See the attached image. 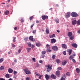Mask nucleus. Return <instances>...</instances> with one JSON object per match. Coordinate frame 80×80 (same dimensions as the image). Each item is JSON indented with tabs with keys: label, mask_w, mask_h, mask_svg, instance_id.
Listing matches in <instances>:
<instances>
[{
	"label": "nucleus",
	"mask_w": 80,
	"mask_h": 80,
	"mask_svg": "<svg viewBox=\"0 0 80 80\" xmlns=\"http://www.w3.org/2000/svg\"><path fill=\"white\" fill-rule=\"evenodd\" d=\"M23 70L26 74H27V75H30V74H31L32 73H31V72H30V71H29L28 70V69L27 68H25V69H23Z\"/></svg>",
	"instance_id": "nucleus-1"
},
{
	"label": "nucleus",
	"mask_w": 80,
	"mask_h": 80,
	"mask_svg": "<svg viewBox=\"0 0 80 80\" xmlns=\"http://www.w3.org/2000/svg\"><path fill=\"white\" fill-rule=\"evenodd\" d=\"M52 66H50V64H48L47 66V72H50V70L52 69Z\"/></svg>",
	"instance_id": "nucleus-2"
},
{
	"label": "nucleus",
	"mask_w": 80,
	"mask_h": 80,
	"mask_svg": "<svg viewBox=\"0 0 80 80\" xmlns=\"http://www.w3.org/2000/svg\"><path fill=\"white\" fill-rule=\"evenodd\" d=\"M71 15L73 17H77L78 16V15L77 14V13L75 12H72L71 14Z\"/></svg>",
	"instance_id": "nucleus-3"
},
{
	"label": "nucleus",
	"mask_w": 80,
	"mask_h": 80,
	"mask_svg": "<svg viewBox=\"0 0 80 80\" xmlns=\"http://www.w3.org/2000/svg\"><path fill=\"white\" fill-rule=\"evenodd\" d=\"M29 39L32 42H35V39H33V36H31L29 38Z\"/></svg>",
	"instance_id": "nucleus-4"
},
{
	"label": "nucleus",
	"mask_w": 80,
	"mask_h": 80,
	"mask_svg": "<svg viewBox=\"0 0 80 80\" xmlns=\"http://www.w3.org/2000/svg\"><path fill=\"white\" fill-rule=\"evenodd\" d=\"M42 20H45L46 18L47 19L48 18V17L47 16L43 15L42 17Z\"/></svg>",
	"instance_id": "nucleus-5"
},
{
	"label": "nucleus",
	"mask_w": 80,
	"mask_h": 80,
	"mask_svg": "<svg viewBox=\"0 0 80 80\" xmlns=\"http://www.w3.org/2000/svg\"><path fill=\"white\" fill-rule=\"evenodd\" d=\"M52 49L54 51H57L58 50V47L57 46H54L52 47Z\"/></svg>",
	"instance_id": "nucleus-6"
},
{
	"label": "nucleus",
	"mask_w": 80,
	"mask_h": 80,
	"mask_svg": "<svg viewBox=\"0 0 80 80\" xmlns=\"http://www.w3.org/2000/svg\"><path fill=\"white\" fill-rule=\"evenodd\" d=\"M70 16V12H68L67 14L65 15V17L66 18H68Z\"/></svg>",
	"instance_id": "nucleus-7"
},
{
	"label": "nucleus",
	"mask_w": 80,
	"mask_h": 80,
	"mask_svg": "<svg viewBox=\"0 0 80 80\" xmlns=\"http://www.w3.org/2000/svg\"><path fill=\"white\" fill-rule=\"evenodd\" d=\"M57 42V40H56V39H55V38H53L51 39V43H55V42Z\"/></svg>",
	"instance_id": "nucleus-8"
},
{
	"label": "nucleus",
	"mask_w": 80,
	"mask_h": 80,
	"mask_svg": "<svg viewBox=\"0 0 80 80\" xmlns=\"http://www.w3.org/2000/svg\"><path fill=\"white\" fill-rule=\"evenodd\" d=\"M67 64V61L66 60H64L62 61V65H65Z\"/></svg>",
	"instance_id": "nucleus-9"
},
{
	"label": "nucleus",
	"mask_w": 80,
	"mask_h": 80,
	"mask_svg": "<svg viewBox=\"0 0 80 80\" xmlns=\"http://www.w3.org/2000/svg\"><path fill=\"white\" fill-rule=\"evenodd\" d=\"M67 52H68V54L69 55H70L71 54H72V49H68L67 50Z\"/></svg>",
	"instance_id": "nucleus-10"
},
{
	"label": "nucleus",
	"mask_w": 80,
	"mask_h": 80,
	"mask_svg": "<svg viewBox=\"0 0 80 80\" xmlns=\"http://www.w3.org/2000/svg\"><path fill=\"white\" fill-rule=\"evenodd\" d=\"M62 48H64L65 49L67 48V46L65 44H62Z\"/></svg>",
	"instance_id": "nucleus-11"
},
{
	"label": "nucleus",
	"mask_w": 80,
	"mask_h": 80,
	"mask_svg": "<svg viewBox=\"0 0 80 80\" xmlns=\"http://www.w3.org/2000/svg\"><path fill=\"white\" fill-rule=\"evenodd\" d=\"M51 78H52L53 79H55V78H57V77H56V76L55 75L52 74L51 75Z\"/></svg>",
	"instance_id": "nucleus-12"
},
{
	"label": "nucleus",
	"mask_w": 80,
	"mask_h": 80,
	"mask_svg": "<svg viewBox=\"0 0 80 80\" xmlns=\"http://www.w3.org/2000/svg\"><path fill=\"white\" fill-rule=\"evenodd\" d=\"M8 72L10 73H12L13 72V69H12V68H9L8 69Z\"/></svg>",
	"instance_id": "nucleus-13"
},
{
	"label": "nucleus",
	"mask_w": 80,
	"mask_h": 80,
	"mask_svg": "<svg viewBox=\"0 0 80 80\" xmlns=\"http://www.w3.org/2000/svg\"><path fill=\"white\" fill-rule=\"evenodd\" d=\"M72 46L75 47V48H77V45L76 43H73L72 44Z\"/></svg>",
	"instance_id": "nucleus-14"
},
{
	"label": "nucleus",
	"mask_w": 80,
	"mask_h": 80,
	"mask_svg": "<svg viewBox=\"0 0 80 80\" xmlns=\"http://www.w3.org/2000/svg\"><path fill=\"white\" fill-rule=\"evenodd\" d=\"M60 71H58L56 72V75H57L58 76L59 75H60Z\"/></svg>",
	"instance_id": "nucleus-15"
},
{
	"label": "nucleus",
	"mask_w": 80,
	"mask_h": 80,
	"mask_svg": "<svg viewBox=\"0 0 80 80\" xmlns=\"http://www.w3.org/2000/svg\"><path fill=\"white\" fill-rule=\"evenodd\" d=\"M36 45L37 47H40L41 46V43L40 42L36 43Z\"/></svg>",
	"instance_id": "nucleus-16"
},
{
	"label": "nucleus",
	"mask_w": 80,
	"mask_h": 80,
	"mask_svg": "<svg viewBox=\"0 0 80 80\" xmlns=\"http://www.w3.org/2000/svg\"><path fill=\"white\" fill-rule=\"evenodd\" d=\"M77 23V21L76 20H74L72 21V24L73 25H75Z\"/></svg>",
	"instance_id": "nucleus-17"
},
{
	"label": "nucleus",
	"mask_w": 80,
	"mask_h": 80,
	"mask_svg": "<svg viewBox=\"0 0 80 80\" xmlns=\"http://www.w3.org/2000/svg\"><path fill=\"white\" fill-rule=\"evenodd\" d=\"M5 77L6 78H10V76L8 74H6L5 75Z\"/></svg>",
	"instance_id": "nucleus-18"
},
{
	"label": "nucleus",
	"mask_w": 80,
	"mask_h": 80,
	"mask_svg": "<svg viewBox=\"0 0 80 80\" xmlns=\"http://www.w3.org/2000/svg\"><path fill=\"white\" fill-rule=\"evenodd\" d=\"M76 72L78 73H80V70L79 69V68H76Z\"/></svg>",
	"instance_id": "nucleus-19"
},
{
	"label": "nucleus",
	"mask_w": 80,
	"mask_h": 80,
	"mask_svg": "<svg viewBox=\"0 0 80 80\" xmlns=\"http://www.w3.org/2000/svg\"><path fill=\"white\" fill-rule=\"evenodd\" d=\"M72 33L69 32L68 33V37H70L71 36H72Z\"/></svg>",
	"instance_id": "nucleus-20"
},
{
	"label": "nucleus",
	"mask_w": 80,
	"mask_h": 80,
	"mask_svg": "<svg viewBox=\"0 0 80 80\" xmlns=\"http://www.w3.org/2000/svg\"><path fill=\"white\" fill-rule=\"evenodd\" d=\"M8 13H9V11H6L5 12V14L6 15H8Z\"/></svg>",
	"instance_id": "nucleus-21"
},
{
	"label": "nucleus",
	"mask_w": 80,
	"mask_h": 80,
	"mask_svg": "<svg viewBox=\"0 0 80 80\" xmlns=\"http://www.w3.org/2000/svg\"><path fill=\"white\" fill-rule=\"evenodd\" d=\"M56 62L58 64V63H60V59H58L56 60Z\"/></svg>",
	"instance_id": "nucleus-22"
},
{
	"label": "nucleus",
	"mask_w": 80,
	"mask_h": 80,
	"mask_svg": "<svg viewBox=\"0 0 80 80\" xmlns=\"http://www.w3.org/2000/svg\"><path fill=\"white\" fill-rule=\"evenodd\" d=\"M45 77L46 79H48L49 78V76L47 74H46L45 75Z\"/></svg>",
	"instance_id": "nucleus-23"
},
{
	"label": "nucleus",
	"mask_w": 80,
	"mask_h": 80,
	"mask_svg": "<svg viewBox=\"0 0 80 80\" xmlns=\"http://www.w3.org/2000/svg\"><path fill=\"white\" fill-rule=\"evenodd\" d=\"M5 69L4 68V66H2L0 68V70H4Z\"/></svg>",
	"instance_id": "nucleus-24"
},
{
	"label": "nucleus",
	"mask_w": 80,
	"mask_h": 80,
	"mask_svg": "<svg viewBox=\"0 0 80 80\" xmlns=\"http://www.w3.org/2000/svg\"><path fill=\"white\" fill-rule=\"evenodd\" d=\"M46 33L48 34L49 33V30L48 29H46Z\"/></svg>",
	"instance_id": "nucleus-25"
},
{
	"label": "nucleus",
	"mask_w": 80,
	"mask_h": 80,
	"mask_svg": "<svg viewBox=\"0 0 80 80\" xmlns=\"http://www.w3.org/2000/svg\"><path fill=\"white\" fill-rule=\"evenodd\" d=\"M46 53V51H43L42 52V55H45Z\"/></svg>",
	"instance_id": "nucleus-26"
},
{
	"label": "nucleus",
	"mask_w": 80,
	"mask_h": 80,
	"mask_svg": "<svg viewBox=\"0 0 80 80\" xmlns=\"http://www.w3.org/2000/svg\"><path fill=\"white\" fill-rule=\"evenodd\" d=\"M27 50L28 52H30V50H31V48H27Z\"/></svg>",
	"instance_id": "nucleus-27"
},
{
	"label": "nucleus",
	"mask_w": 80,
	"mask_h": 80,
	"mask_svg": "<svg viewBox=\"0 0 80 80\" xmlns=\"http://www.w3.org/2000/svg\"><path fill=\"white\" fill-rule=\"evenodd\" d=\"M73 57L72 56H70L69 57V59L72 60V59H73Z\"/></svg>",
	"instance_id": "nucleus-28"
},
{
	"label": "nucleus",
	"mask_w": 80,
	"mask_h": 80,
	"mask_svg": "<svg viewBox=\"0 0 80 80\" xmlns=\"http://www.w3.org/2000/svg\"><path fill=\"white\" fill-rule=\"evenodd\" d=\"M77 25H80V19L77 22Z\"/></svg>",
	"instance_id": "nucleus-29"
},
{
	"label": "nucleus",
	"mask_w": 80,
	"mask_h": 80,
	"mask_svg": "<svg viewBox=\"0 0 80 80\" xmlns=\"http://www.w3.org/2000/svg\"><path fill=\"white\" fill-rule=\"evenodd\" d=\"M55 22L56 23H59V20H58V19H56L55 20Z\"/></svg>",
	"instance_id": "nucleus-30"
},
{
	"label": "nucleus",
	"mask_w": 80,
	"mask_h": 80,
	"mask_svg": "<svg viewBox=\"0 0 80 80\" xmlns=\"http://www.w3.org/2000/svg\"><path fill=\"white\" fill-rule=\"evenodd\" d=\"M3 61V58H1L0 59V63H2Z\"/></svg>",
	"instance_id": "nucleus-31"
},
{
	"label": "nucleus",
	"mask_w": 80,
	"mask_h": 80,
	"mask_svg": "<svg viewBox=\"0 0 80 80\" xmlns=\"http://www.w3.org/2000/svg\"><path fill=\"white\" fill-rule=\"evenodd\" d=\"M32 18H33V16H31V17H30V18H29L30 21H31V20H32Z\"/></svg>",
	"instance_id": "nucleus-32"
},
{
	"label": "nucleus",
	"mask_w": 80,
	"mask_h": 80,
	"mask_svg": "<svg viewBox=\"0 0 80 80\" xmlns=\"http://www.w3.org/2000/svg\"><path fill=\"white\" fill-rule=\"evenodd\" d=\"M18 72H17L15 71H14V72H13V74L14 75H16V74H17V73Z\"/></svg>",
	"instance_id": "nucleus-33"
},
{
	"label": "nucleus",
	"mask_w": 80,
	"mask_h": 80,
	"mask_svg": "<svg viewBox=\"0 0 80 80\" xmlns=\"http://www.w3.org/2000/svg\"><path fill=\"white\" fill-rule=\"evenodd\" d=\"M28 45L29 47H32V44L31 43H29L28 44Z\"/></svg>",
	"instance_id": "nucleus-34"
},
{
	"label": "nucleus",
	"mask_w": 80,
	"mask_h": 80,
	"mask_svg": "<svg viewBox=\"0 0 80 80\" xmlns=\"http://www.w3.org/2000/svg\"><path fill=\"white\" fill-rule=\"evenodd\" d=\"M66 75H68V76H70V73L69 72H67L66 73Z\"/></svg>",
	"instance_id": "nucleus-35"
},
{
	"label": "nucleus",
	"mask_w": 80,
	"mask_h": 80,
	"mask_svg": "<svg viewBox=\"0 0 80 80\" xmlns=\"http://www.w3.org/2000/svg\"><path fill=\"white\" fill-rule=\"evenodd\" d=\"M36 31L37 30H33L32 31L33 33H36Z\"/></svg>",
	"instance_id": "nucleus-36"
},
{
	"label": "nucleus",
	"mask_w": 80,
	"mask_h": 80,
	"mask_svg": "<svg viewBox=\"0 0 80 80\" xmlns=\"http://www.w3.org/2000/svg\"><path fill=\"white\" fill-rule=\"evenodd\" d=\"M32 60L34 62H35V58H32Z\"/></svg>",
	"instance_id": "nucleus-37"
},
{
	"label": "nucleus",
	"mask_w": 80,
	"mask_h": 80,
	"mask_svg": "<svg viewBox=\"0 0 80 80\" xmlns=\"http://www.w3.org/2000/svg\"><path fill=\"white\" fill-rule=\"evenodd\" d=\"M63 54H64V55H66V54H67V53L66 52V51H64L63 52Z\"/></svg>",
	"instance_id": "nucleus-38"
},
{
	"label": "nucleus",
	"mask_w": 80,
	"mask_h": 80,
	"mask_svg": "<svg viewBox=\"0 0 80 80\" xmlns=\"http://www.w3.org/2000/svg\"><path fill=\"white\" fill-rule=\"evenodd\" d=\"M47 52H51V50H50V49L48 48L47 50Z\"/></svg>",
	"instance_id": "nucleus-39"
},
{
	"label": "nucleus",
	"mask_w": 80,
	"mask_h": 80,
	"mask_svg": "<svg viewBox=\"0 0 80 80\" xmlns=\"http://www.w3.org/2000/svg\"><path fill=\"white\" fill-rule=\"evenodd\" d=\"M60 80H65V78H61Z\"/></svg>",
	"instance_id": "nucleus-40"
},
{
	"label": "nucleus",
	"mask_w": 80,
	"mask_h": 80,
	"mask_svg": "<svg viewBox=\"0 0 80 80\" xmlns=\"http://www.w3.org/2000/svg\"><path fill=\"white\" fill-rule=\"evenodd\" d=\"M46 47L47 48H50V45L48 44H47L46 45Z\"/></svg>",
	"instance_id": "nucleus-41"
},
{
	"label": "nucleus",
	"mask_w": 80,
	"mask_h": 80,
	"mask_svg": "<svg viewBox=\"0 0 80 80\" xmlns=\"http://www.w3.org/2000/svg\"><path fill=\"white\" fill-rule=\"evenodd\" d=\"M58 70H62V68L61 67H59L58 68Z\"/></svg>",
	"instance_id": "nucleus-42"
},
{
	"label": "nucleus",
	"mask_w": 80,
	"mask_h": 80,
	"mask_svg": "<svg viewBox=\"0 0 80 80\" xmlns=\"http://www.w3.org/2000/svg\"><path fill=\"white\" fill-rule=\"evenodd\" d=\"M52 58H53V59L55 58V55H53L52 56Z\"/></svg>",
	"instance_id": "nucleus-43"
},
{
	"label": "nucleus",
	"mask_w": 80,
	"mask_h": 80,
	"mask_svg": "<svg viewBox=\"0 0 80 80\" xmlns=\"http://www.w3.org/2000/svg\"><path fill=\"white\" fill-rule=\"evenodd\" d=\"M35 74L36 75H37V76H39V75H40V74L38 73H37V72H35Z\"/></svg>",
	"instance_id": "nucleus-44"
},
{
	"label": "nucleus",
	"mask_w": 80,
	"mask_h": 80,
	"mask_svg": "<svg viewBox=\"0 0 80 80\" xmlns=\"http://www.w3.org/2000/svg\"><path fill=\"white\" fill-rule=\"evenodd\" d=\"M49 37L50 38H53V37H52V35H49Z\"/></svg>",
	"instance_id": "nucleus-45"
},
{
	"label": "nucleus",
	"mask_w": 80,
	"mask_h": 80,
	"mask_svg": "<svg viewBox=\"0 0 80 80\" xmlns=\"http://www.w3.org/2000/svg\"><path fill=\"white\" fill-rule=\"evenodd\" d=\"M39 63H43V61H42V60H40L39 61Z\"/></svg>",
	"instance_id": "nucleus-46"
},
{
	"label": "nucleus",
	"mask_w": 80,
	"mask_h": 80,
	"mask_svg": "<svg viewBox=\"0 0 80 80\" xmlns=\"http://www.w3.org/2000/svg\"><path fill=\"white\" fill-rule=\"evenodd\" d=\"M72 62H73L74 63H75V62H76V61H75V60L74 59H73L72 60Z\"/></svg>",
	"instance_id": "nucleus-47"
},
{
	"label": "nucleus",
	"mask_w": 80,
	"mask_h": 80,
	"mask_svg": "<svg viewBox=\"0 0 80 80\" xmlns=\"http://www.w3.org/2000/svg\"><path fill=\"white\" fill-rule=\"evenodd\" d=\"M21 20H22V21H21L22 23H23V22H24V21L23 20V19L22 18L21 19Z\"/></svg>",
	"instance_id": "nucleus-48"
},
{
	"label": "nucleus",
	"mask_w": 80,
	"mask_h": 80,
	"mask_svg": "<svg viewBox=\"0 0 80 80\" xmlns=\"http://www.w3.org/2000/svg\"><path fill=\"white\" fill-rule=\"evenodd\" d=\"M70 40H73V37H70Z\"/></svg>",
	"instance_id": "nucleus-49"
},
{
	"label": "nucleus",
	"mask_w": 80,
	"mask_h": 80,
	"mask_svg": "<svg viewBox=\"0 0 80 80\" xmlns=\"http://www.w3.org/2000/svg\"><path fill=\"white\" fill-rule=\"evenodd\" d=\"M30 78H26V80H30Z\"/></svg>",
	"instance_id": "nucleus-50"
},
{
	"label": "nucleus",
	"mask_w": 80,
	"mask_h": 80,
	"mask_svg": "<svg viewBox=\"0 0 80 80\" xmlns=\"http://www.w3.org/2000/svg\"><path fill=\"white\" fill-rule=\"evenodd\" d=\"M36 65L37 67H39V64H38V63H37Z\"/></svg>",
	"instance_id": "nucleus-51"
},
{
	"label": "nucleus",
	"mask_w": 80,
	"mask_h": 80,
	"mask_svg": "<svg viewBox=\"0 0 80 80\" xmlns=\"http://www.w3.org/2000/svg\"><path fill=\"white\" fill-rule=\"evenodd\" d=\"M52 35V37H53V38H54L55 37V35L53 34Z\"/></svg>",
	"instance_id": "nucleus-52"
},
{
	"label": "nucleus",
	"mask_w": 80,
	"mask_h": 80,
	"mask_svg": "<svg viewBox=\"0 0 80 80\" xmlns=\"http://www.w3.org/2000/svg\"><path fill=\"white\" fill-rule=\"evenodd\" d=\"M36 23H39V21L36 20Z\"/></svg>",
	"instance_id": "nucleus-53"
},
{
	"label": "nucleus",
	"mask_w": 80,
	"mask_h": 80,
	"mask_svg": "<svg viewBox=\"0 0 80 80\" xmlns=\"http://www.w3.org/2000/svg\"><path fill=\"white\" fill-rule=\"evenodd\" d=\"M41 57L42 58H44V57H45V55H42V56H41Z\"/></svg>",
	"instance_id": "nucleus-54"
},
{
	"label": "nucleus",
	"mask_w": 80,
	"mask_h": 80,
	"mask_svg": "<svg viewBox=\"0 0 80 80\" xmlns=\"http://www.w3.org/2000/svg\"><path fill=\"white\" fill-rule=\"evenodd\" d=\"M0 80H5V79L3 78H0Z\"/></svg>",
	"instance_id": "nucleus-55"
},
{
	"label": "nucleus",
	"mask_w": 80,
	"mask_h": 80,
	"mask_svg": "<svg viewBox=\"0 0 80 80\" xmlns=\"http://www.w3.org/2000/svg\"><path fill=\"white\" fill-rule=\"evenodd\" d=\"M42 76H43L40 75V76H39V79H41V77H42Z\"/></svg>",
	"instance_id": "nucleus-56"
},
{
	"label": "nucleus",
	"mask_w": 80,
	"mask_h": 80,
	"mask_svg": "<svg viewBox=\"0 0 80 80\" xmlns=\"http://www.w3.org/2000/svg\"><path fill=\"white\" fill-rule=\"evenodd\" d=\"M21 52V50L20 49H19L18 51V53H20Z\"/></svg>",
	"instance_id": "nucleus-57"
},
{
	"label": "nucleus",
	"mask_w": 80,
	"mask_h": 80,
	"mask_svg": "<svg viewBox=\"0 0 80 80\" xmlns=\"http://www.w3.org/2000/svg\"><path fill=\"white\" fill-rule=\"evenodd\" d=\"M17 59H15L14 60V62H15V63H17Z\"/></svg>",
	"instance_id": "nucleus-58"
},
{
	"label": "nucleus",
	"mask_w": 80,
	"mask_h": 80,
	"mask_svg": "<svg viewBox=\"0 0 80 80\" xmlns=\"http://www.w3.org/2000/svg\"><path fill=\"white\" fill-rule=\"evenodd\" d=\"M57 32H58V33H59L60 30H57Z\"/></svg>",
	"instance_id": "nucleus-59"
},
{
	"label": "nucleus",
	"mask_w": 80,
	"mask_h": 80,
	"mask_svg": "<svg viewBox=\"0 0 80 80\" xmlns=\"http://www.w3.org/2000/svg\"><path fill=\"white\" fill-rule=\"evenodd\" d=\"M12 46L13 47H15V45L14 44H12Z\"/></svg>",
	"instance_id": "nucleus-60"
},
{
	"label": "nucleus",
	"mask_w": 80,
	"mask_h": 80,
	"mask_svg": "<svg viewBox=\"0 0 80 80\" xmlns=\"http://www.w3.org/2000/svg\"><path fill=\"white\" fill-rule=\"evenodd\" d=\"M75 55H76V54H74L72 55V56L73 57H75Z\"/></svg>",
	"instance_id": "nucleus-61"
},
{
	"label": "nucleus",
	"mask_w": 80,
	"mask_h": 80,
	"mask_svg": "<svg viewBox=\"0 0 80 80\" xmlns=\"http://www.w3.org/2000/svg\"><path fill=\"white\" fill-rule=\"evenodd\" d=\"M17 27H15L14 28V30H17Z\"/></svg>",
	"instance_id": "nucleus-62"
},
{
	"label": "nucleus",
	"mask_w": 80,
	"mask_h": 80,
	"mask_svg": "<svg viewBox=\"0 0 80 80\" xmlns=\"http://www.w3.org/2000/svg\"><path fill=\"white\" fill-rule=\"evenodd\" d=\"M78 33H80V30H79L78 31Z\"/></svg>",
	"instance_id": "nucleus-63"
},
{
	"label": "nucleus",
	"mask_w": 80,
	"mask_h": 80,
	"mask_svg": "<svg viewBox=\"0 0 80 80\" xmlns=\"http://www.w3.org/2000/svg\"><path fill=\"white\" fill-rule=\"evenodd\" d=\"M8 80H13V79H12V78H10L8 79Z\"/></svg>",
	"instance_id": "nucleus-64"
}]
</instances>
